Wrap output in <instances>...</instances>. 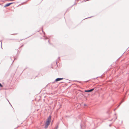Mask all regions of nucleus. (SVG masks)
<instances>
[{"instance_id":"nucleus-1","label":"nucleus","mask_w":129,"mask_h":129,"mask_svg":"<svg viewBox=\"0 0 129 129\" xmlns=\"http://www.w3.org/2000/svg\"><path fill=\"white\" fill-rule=\"evenodd\" d=\"M51 116H49L48 118L47 121L45 122L44 127L45 129H47L48 128V126L49 125L51 119Z\"/></svg>"},{"instance_id":"nucleus-2","label":"nucleus","mask_w":129,"mask_h":129,"mask_svg":"<svg viewBox=\"0 0 129 129\" xmlns=\"http://www.w3.org/2000/svg\"><path fill=\"white\" fill-rule=\"evenodd\" d=\"M94 90V88H92L91 89H90L88 90H85L84 91L86 92H91L92 91H93Z\"/></svg>"},{"instance_id":"nucleus-3","label":"nucleus","mask_w":129,"mask_h":129,"mask_svg":"<svg viewBox=\"0 0 129 129\" xmlns=\"http://www.w3.org/2000/svg\"><path fill=\"white\" fill-rule=\"evenodd\" d=\"M63 79L62 78H56L55 80V81L56 82H57L60 80H63Z\"/></svg>"},{"instance_id":"nucleus-4","label":"nucleus","mask_w":129,"mask_h":129,"mask_svg":"<svg viewBox=\"0 0 129 129\" xmlns=\"http://www.w3.org/2000/svg\"><path fill=\"white\" fill-rule=\"evenodd\" d=\"M10 3L6 4L4 7H8L10 5Z\"/></svg>"},{"instance_id":"nucleus-5","label":"nucleus","mask_w":129,"mask_h":129,"mask_svg":"<svg viewBox=\"0 0 129 129\" xmlns=\"http://www.w3.org/2000/svg\"><path fill=\"white\" fill-rule=\"evenodd\" d=\"M0 87H3V85L0 83Z\"/></svg>"},{"instance_id":"nucleus-6","label":"nucleus","mask_w":129,"mask_h":129,"mask_svg":"<svg viewBox=\"0 0 129 129\" xmlns=\"http://www.w3.org/2000/svg\"><path fill=\"white\" fill-rule=\"evenodd\" d=\"M123 102V101H122L120 102V103L119 105H120Z\"/></svg>"},{"instance_id":"nucleus-7","label":"nucleus","mask_w":129,"mask_h":129,"mask_svg":"<svg viewBox=\"0 0 129 129\" xmlns=\"http://www.w3.org/2000/svg\"><path fill=\"white\" fill-rule=\"evenodd\" d=\"M123 102V101H122L120 102V103L119 105H120Z\"/></svg>"},{"instance_id":"nucleus-8","label":"nucleus","mask_w":129,"mask_h":129,"mask_svg":"<svg viewBox=\"0 0 129 129\" xmlns=\"http://www.w3.org/2000/svg\"><path fill=\"white\" fill-rule=\"evenodd\" d=\"M14 3V2H13V3H10V5H11V4H13Z\"/></svg>"},{"instance_id":"nucleus-9","label":"nucleus","mask_w":129,"mask_h":129,"mask_svg":"<svg viewBox=\"0 0 129 129\" xmlns=\"http://www.w3.org/2000/svg\"><path fill=\"white\" fill-rule=\"evenodd\" d=\"M58 127V126H57L56 127V129H57V128Z\"/></svg>"},{"instance_id":"nucleus-10","label":"nucleus","mask_w":129,"mask_h":129,"mask_svg":"<svg viewBox=\"0 0 129 129\" xmlns=\"http://www.w3.org/2000/svg\"><path fill=\"white\" fill-rule=\"evenodd\" d=\"M44 39L45 40H46V39H47V37H46V38H44Z\"/></svg>"},{"instance_id":"nucleus-11","label":"nucleus","mask_w":129,"mask_h":129,"mask_svg":"<svg viewBox=\"0 0 129 129\" xmlns=\"http://www.w3.org/2000/svg\"><path fill=\"white\" fill-rule=\"evenodd\" d=\"M84 106H87V105H86V104H84Z\"/></svg>"},{"instance_id":"nucleus-12","label":"nucleus","mask_w":129,"mask_h":129,"mask_svg":"<svg viewBox=\"0 0 129 129\" xmlns=\"http://www.w3.org/2000/svg\"><path fill=\"white\" fill-rule=\"evenodd\" d=\"M17 34H12V35H17Z\"/></svg>"},{"instance_id":"nucleus-13","label":"nucleus","mask_w":129,"mask_h":129,"mask_svg":"<svg viewBox=\"0 0 129 129\" xmlns=\"http://www.w3.org/2000/svg\"><path fill=\"white\" fill-rule=\"evenodd\" d=\"M120 106V105H119L117 107V108L119 107Z\"/></svg>"},{"instance_id":"nucleus-14","label":"nucleus","mask_w":129,"mask_h":129,"mask_svg":"<svg viewBox=\"0 0 129 129\" xmlns=\"http://www.w3.org/2000/svg\"><path fill=\"white\" fill-rule=\"evenodd\" d=\"M111 124H110L109 125V126H111Z\"/></svg>"},{"instance_id":"nucleus-15","label":"nucleus","mask_w":129,"mask_h":129,"mask_svg":"<svg viewBox=\"0 0 129 129\" xmlns=\"http://www.w3.org/2000/svg\"><path fill=\"white\" fill-rule=\"evenodd\" d=\"M80 126L81 128H82V125L81 124H80Z\"/></svg>"},{"instance_id":"nucleus-16","label":"nucleus","mask_w":129,"mask_h":129,"mask_svg":"<svg viewBox=\"0 0 129 129\" xmlns=\"http://www.w3.org/2000/svg\"><path fill=\"white\" fill-rule=\"evenodd\" d=\"M48 42L49 43H50V42H49V40H48Z\"/></svg>"},{"instance_id":"nucleus-17","label":"nucleus","mask_w":129,"mask_h":129,"mask_svg":"<svg viewBox=\"0 0 129 129\" xmlns=\"http://www.w3.org/2000/svg\"><path fill=\"white\" fill-rule=\"evenodd\" d=\"M23 46V45H22L21 46V47H22V46Z\"/></svg>"},{"instance_id":"nucleus-18","label":"nucleus","mask_w":129,"mask_h":129,"mask_svg":"<svg viewBox=\"0 0 129 129\" xmlns=\"http://www.w3.org/2000/svg\"><path fill=\"white\" fill-rule=\"evenodd\" d=\"M116 109V108H115V110Z\"/></svg>"},{"instance_id":"nucleus-19","label":"nucleus","mask_w":129,"mask_h":129,"mask_svg":"<svg viewBox=\"0 0 129 129\" xmlns=\"http://www.w3.org/2000/svg\"><path fill=\"white\" fill-rule=\"evenodd\" d=\"M60 58V57H58V58Z\"/></svg>"},{"instance_id":"nucleus-20","label":"nucleus","mask_w":129,"mask_h":129,"mask_svg":"<svg viewBox=\"0 0 129 129\" xmlns=\"http://www.w3.org/2000/svg\"><path fill=\"white\" fill-rule=\"evenodd\" d=\"M90 17L89 18H90L91 17Z\"/></svg>"},{"instance_id":"nucleus-21","label":"nucleus","mask_w":129,"mask_h":129,"mask_svg":"<svg viewBox=\"0 0 129 129\" xmlns=\"http://www.w3.org/2000/svg\"><path fill=\"white\" fill-rule=\"evenodd\" d=\"M15 58L14 59V60H15Z\"/></svg>"}]
</instances>
